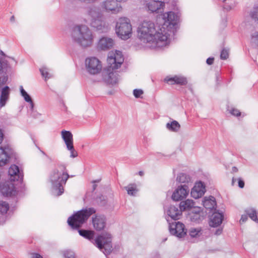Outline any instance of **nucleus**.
Masks as SVG:
<instances>
[{"mask_svg":"<svg viewBox=\"0 0 258 258\" xmlns=\"http://www.w3.org/2000/svg\"><path fill=\"white\" fill-rule=\"evenodd\" d=\"M247 219V217L246 215H242L241 218L240 220V223L244 222Z\"/></svg>","mask_w":258,"mask_h":258,"instance_id":"obj_46","label":"nucleus"},{"mask_svg":"<svg viewBox=\"0 0 258 258\" xmlns=\"http://www.w3.org/2000/svg\"><path fill=\"white\" fill-rule=\"evenodd\" d=\"M238 186L240 188H243L244 186V182L240 178L238 179Z\"/></svg>","mask_w":258,"mask_h":258,"instance_id":"obj_44","label":"nucleus"},{"mask_svg":"<svg viewBox=\"0 0 258 258\" xmlns=\"http://www.w3.org/2000/svg\"><path fill=\"white\" fill-rule=\"evenodd\" d=\"M9 174L11 177V180H22L23 178V171H21L18 166L15 164L12 165L9 168Z\"/></svg>","mask_w":258,"mask_h":258,"instance_id":"obj_16","label":"nucleus"},{"mask_svg":"<svg viewBox=\"0 0 258 258\" xmlns=\"http://www.w3.org/2000/svg\"><path fill=\"white\" fill-rule=\"evenodd\" d=\"M61 138L65 143L67 147L71 148V145H73V136L70 131L62 130L61 132Z\"/></svg>","mask_w":258,"mask_h":258,"instance_id":"obj_22","label":"nucleus"},{"mask_svg":"<svg viewBox=\"0 0 258 258\" xmlns=\"http://www.w3.org/2000/svg\"><path fill=\"white\" fill-rule=\"evenodd\" d=\"M199 232V230L195 228H191L189 231V235H190V236L194 237H196Z\"/></svg>","mask_w":258,"mask_h":258,"instance_id":"obj_41","label":"nucleus"},{"mask_svg":"<svg viewBox=\"0 0 258 258\" xmlns=\"http://www.w3.org/2000/svg\"><path fill=\"white\" fill-rule=\"evenodd\" d=\"M102 198L103 199L102 200L104 201V202H103L102 203H101V204L104 205L106 204L105 200L104 199V197L103 196H101V197H99V199H100V200H102Z\"/></svg>","mask_w":258,"mask_h":258,"instance_id":"obj_50","label":"nucleus"},{"mask_svg":"<svg viewBox=\"0 0 258 258\" xmlns=\"http://www.w3.org/2000/svg\"><path fill=\"white\" fill-rule=\"evenodd\" d=\"M4 135L2 130L0 129V144L3 142Z\"/></svg>","mask_w":258,"mask_h":258,"instance_id":"obj_48","label":"nucleus"},{"mask_svg":"<svg viewBox=\"0 0 258 258\" xmlns=\"http://www.w3.org/2000/svg\"><path fill=\"white\" fill-rule=\"evenodd\" d=\"M251 41L252 42L258 45V32H255L252 34Z\"/></svg>","mask_w":258,"mask_h":258,"instance_id":"obj_40","label":"nucleus"},{"mask_svg":"<svg viewBox=\"0 0 258 258\" xmlns=\"http://www.w3.org/2000/svg\"><path fill=\"white\" fill-rule=\"evenodd\" d=\"M250 16L255 22L258 23V7L253 8L250 13Z\"/></svg>","mask_w":258,"mask_h":258,"instance_id":"obj_34","label":"nucleus"},{"mask_svg":"<svg viewBox=\"0 0 258 258\" xmlns=\"http://www.w3.org/2000/svg\"><path fill=\"white\" fill-rule=\"evenodd\" d=\"M78 232L82 236L89 240H93L94 235V231L86 230H79ZM92 242L105 255L110 254L112 250L111 235L109 233L105 232L101 234Z\"/></svg>","mask_w":258,"mask_h":258,"instance_id":"obj_3","label":"nucleus"},{"mask_svg":"<svg viewBox=\"0 0 258 258\" xmlns=\"http://www.w3.org/2000/svg\"><path fill=\"white\" fill-rule=\"evenodd\" d=\"M235 180H236V179H234V178H233V179H232V184H234V182H235Z\"/></svg>","mask_w":258,"mask_h":258,"instance_id":"obj_56","label":"nucleus"},{"mask_svg":"<svg viewBox=\"0 0 258 258\" xmlns=\"http://www.w3.org/2000/svg\"><path fill=\"white\" fill-rule=\"evenodd\" d=\"M64 258H75V254L74 251L67 250L63 252Z\"/></svg>","mask_w":258,"mask_h":258,"instance_id":"obj_36","label":"nucleus"},{"mask_svg":"<svg viewBox=\"0 0 258 258\" xmlns=\"http://www.w3.org/2000/svg\"><path fill=\"white\" fill-rule=\"evenodd\" d=\"M195 203L192 200L187 199L184 201H182L179 204V208L181 212L182 211L189 210L192 208L195 207Z\"/></svg>","mask_w":258,"mask_h":258,"instance_id":"obj_27","label":"nucleus"},{"mask_svg":"<svg viewBox=\"0 0 258 258\" xmlns=\"http://www.w3.org/2000/svg\"><path fill=\"white\" fill-rule=\"evenodd\" d=\"M0 190L2 194L6 196H11L15 194L14 185L10 182H6L0 184Z\"/></svg>","mask_w":258,"mask_h":258,"instance_id":"obj_18","label":"nucleus"},{"mask_svg":"<svg viewBox=\"0 0 258 258\" xmlns=\"http://www.w3.org/2000/svg\"><path fill=\"white\" fill-rule=\"evenodd\" d=\"M246 212L247 215H248L253 221L258 223V214L256 213L255 210L253 209H248Z\"/></svg>","mask_w":258,"mask_h":258,"instance_id":"obj_31","label":"nucleus"},{"mask_svg":"<svg viewBox=\"0 0 258 258\" xmlns=\"http://www.w3.org/2000/svg\"><path fill=\"white\" fill-rule=\"evenodd\" d=\"M12 148L8 145L0 147V166L6 165L13 154Z\"/></svg>","mask_w":258,"mask_h":258,"instance_id":"obj_13","label":"nucleus"},{"mask_svg":"<svg viewBox=\"0 0 258 258\" xmlns=\"http://www.w3.org/2000/svg\"><path fill=\"white\" fill-rule=\"evenodd\" d=\"M72 37L75 42L83 47L90 46L93 42L92 33L86 25H78L75 27Z\"/></svg>","mask_w":258,"mask_h":258,"instance_id":"obj_4","label":"nucleus"},{"mask_svg":"<svg viewBox=\"0 0 258 258\" xmlns=\"http://www.w3.org/2000/svg\"><path fill=\"white\" fill-rule=\"evenodd\" d=\"M40 72L43 77L45 78V80L49 79L51 77L50 74L48 73V70L46 68L43 67L40 69Z\"/></svg>","mask_w":258,"mask_h":258,"instance_id":"obj_35","label":"nucleus"},{"mask_svg":"<svg viewBox=\"0 0 258 258\" xmlns=\"http://www.w3.org/2000/svg\"><path fill=\"white\" fill-rule=\"evenodd\" d=\"M222 231V230L221 229H218L215 232V234L216 235H220V234H221Z\"/></svg>","mask_w":258,"mask_h":258,"instance_id":"obj_49","label":"nucleus"},{"mask_svg":"<svg viewBox=\"0 0 258 258\" xmlns=\"http://www.w3.org/2000/svg\"><path fill=\"white\" fill-rule=\"evenodd\" d=\"M117 2L116 0H106L101 4V7L107 12L117 14L121 11L122 7Z\"/></svg>","mask_w":258,"mask_h":258,"instance_id":"obj_12","label":"nucleus"},{"mask_svg":"<svg viewBox=\"0 0 258 258\" xmlns=\"http://www.w3.org/2000/svg\"><path fill=\"white\" fill-rule=\"evenodd\" d=\"M107 61V67L102 73L103 79L108 84L115 85L119 79L115 70L120 67L124 61V57L120 51H111L108 53Z\"/></svg>","mask_w":258,"mask_h":258,"instance_id":"obj_2","label":"nucleus"},{"mask_svg":"<svg viewBox=\"0 0 258 258\" xmlns=\"http://www.w3.org/2000/svg\"><path fill=\"white\" fill-rule=\"evenodd\" d=\"M166 127L170 131L176 132L179 130L180 125L177 121L173 120L170 122L167 123Z\"/></svg>","mask_w":258,"mask_h":258,"instance_id":"obj_29","label":"nucleus"},{"mask_svg":"<svg viewBox=\"0 0 258 258\" xmlns=\"http://www.w3.org/2000/svg\"><path fill=\"white\" fill-rule=\"evenodd\" d=\"M85 65L88 72L92 75L99 73L102 69L101 62L95 57L86 58Z\"/></svg>","mask_w":258,"mask_h":258,"instance_id":"obj_11","label":"nucleus"},{"mask_svg":"<svg viewBox=\"0 0 258 258\" xmlns=\"http://www.w3.org/2000/svg\"><path fill=\"white\" fill-rule=\"evenodd\" d=\"M127 0H116V1L118 2H126Z\"/></svg>","mask_w":258,"mask_h":258,"instance_id":"obj_53","label":"nucleus"},{"mask_svg":"<svg viewBox=\"0 0 258 258\" xmlns=\"http://www.w3.org/2000/svg\"><path fill=\"white\" fill-rule=\"evenodd\" d=\"M69 177L66 166L62 164L58 165L50 174V181L53 187L58 190V196L63 192V185L66 184Z\"/></svg>","mask_w":258,"mask_h":258,"instance_id":"obj_5","label":"nucleus"},{"mask_svg":"<svg viewBox=\"0 0 258 258\" xmlns=\"http://www.w3.org/2000/svg\"><path fill=\"white\" fill-rule=\"evenodd\" d=\"M133 94L136 98H139L143 94V91L141 89H135Z\"/></svg>","mask_w":258,"mask_h":258,"instance_id":"obj_39","label":"nucleus"},{"mask_svg":"<svg viewBox=\"0 0 258 258\" xmlns=\"http://www.w3.org/2000/svg\"><path fill=\"white\" fill-rule=\"evenodd\" d=\"M31 258H43V257L38 253H33Z\"/></svg>","mask_w":258,"mask_h":258,"instance_id":"obj_47","label":"nucleus"},{"mask_svg":"<svg viewBox=\"0 0 258 258\" xmlns=\"http://www.w3.org/2000/svg\"><path fill=\"white\" fill-rule=\"evenodd\" d=\"M165 81L171 85L176 84L184 85L187 84V80L185 78L176 76L171 78H166Z\"/></svg>","mask_w":258,"mask_h":258,"instance_id":"obj_23","label":"nucleus"},{"mask_svg":"<svg viewBox=\"0 0 258 258\" xmlns=\"http://www.w3.org/2000/svg\"><path fill=\"white\" fill-rule=\"evenodd\" d=\"M214 62V58L213 57H209L207 59L206 62L207 64L211 65Z\"/></svg>","mask_w":258,"mask_h":258,"instance_id":"obj_45","label":"nucleus"},{"mask_svg":"<svg viewBox=\"0 0 258 258\" xmlns=\"http://www.w3.org/2000/svg\"><path fill=\"white\" fill-rule=\"evenodd\" d=\"M138 36L144 43L150 44L152 48L162 47L169 43V34L165 29L158 27L157 29L155 24L150 21H144L138 27Z\"/></svg>","mask_w":258,"mask_h":258,"instance_id":"obj_1","label":"nucleus"},{"mask_svg":"<svg viewBox=\"0 0 258 258\" xmlns=\"http://www.w3.org/2000/svg\"><path fill=\"white\" fill-rule=\"evenodd\" d=\"M87 18L84 19L85 22H90L91 26L98 31L103 32L106 29L103 17L98 8L95 7H90L86 12Z\"/></svg>","mask_w":258,"mask_h":258,"instance_id":"obj_6","label":"nucleus"},{"mask_svg":"<svg viewBox=\"0 0 258 258\" xmlns=\"http://www.w3.org/2000/svg\"><path fill=\"white\" fill-rule=\"evenodd\" d=\"M145 6L148 11L152 13L159 12L160 10L163 9L165 3L160 1L150 0L146 1Z\"/></svg>","mask_w":258,"mask_h":258,"instance_id":"obj_15","label":"nucleus"},{"mask_svg":"<svg viewBox=\"0 0 258 258\" xmlns=\"http://www.w3.org/2000/svg\"><path fill=\"white\" fill-rule=\"evenodd\" d=\"M205 186L204 183L199 181L197 182L191 191V195L195 199L201 197L205 192Z\"/></svg>","mask_w":258,"mask_h":258,"instance_id":"obj_17","label":"nucleus"},{"mask_svg":"<svg viewBox=\"0 0 258 258\" xmlns=\"http://www.w3.org/2000/svg\"><path fill=\"white\" fill-rule=\"evenodd\" d=\"M124 188L127 191V194L130 196H135L138 191L137 185L135 183L130 184L125 186Z\"/></svg>","mask_w":258,"mask_h":258,"instance_id":"obj_30","label":"nucleus"},{"mask_svg":"<svg viewBox=\"0 0 258 258\" xmlns=\"http://www.w3.org/2000/svg\"><path fill=\"white\" fill-rule=\"evenodd\" d=\"M176 180L181 183H186L190 180V178L186 174L181 173L178 175Z\"/></svg>","mask_w":258,"mask_h":258,"instance_id":"obj_32","label":"nucleus"},{"mask_svg":"<svg viewBox=\"0 0 258 258\" xmlns=\"http://www.w3.org/2000/svg\"><path fill=\"white\" fill-rule=\"evenodd\" d=\"M223 215L220 213H214L212 215L210 225L212 227H217L219 226L223 221Z\"/></svg>","mask_w":258,"mask_h":258,"instance_id":"obj_24","label":"nucleus"},{"mask_svg":"<svg viewBox=\"0 0 258 258\" xmlns=\"http://www.w3.org/2000/svg\"><path fill=\"white\" fill-rule=\"evenodd\" d=\"M202 202L203 206L207 209L212 210L216 206L215 199L213 196L205 197Z\"/></svg>","mask_w":258,"mask_h":258,"instance_id":"obj_25","label":"nucleus"},{"mask_svg":"<svg viewBox=\"0 0 258 258\" xmlns=\"http://www.w3.org/2000/svg\"><path fill=\"white\" fill-rule=\"evenodd\" d=\"M93 188H94V189H95L96 188V185H93Z\"/></svg>","mask_w":258,"mask_h":258,"instance_id":"obj_58","label":"nucleus"},{"mask_svg":"<svg viewBox=\"0 0 258 258\" xmlns=\"http://www.w3.org/2000/svg\"><path fill=\"white\" fill-rule=\"evenodd\" d=\"M71 148L69 147H67V149L70 151L71 155L70 157L72 158H75L78 156L77 152L75 150L74 145H71Z\"/></svg>","mask_w":258,"mask_h":258,"instance_id":"obj_37","label":"nucleus"},{"mask_svg":"<svg viewBox=\"0 0 258 258\" xmlns=\"http://www.w3.org/2000/svg\"><path fill=\"white\" fill-rule=\"evenodd\" d=\"M169 223V230L171 234L178 237H182L186 233V230L183 224L180 222L170 223L169 217L167 219Z\"/></svg>","mask_w":258,"mask_h":258,"instance_id":"obj_10","label":"nucleus"},{"mask_svg":"<svg viewBox=\"0 0 258 258\" xmlns=\"http://www.w3.org/2000/svg\"><path fill=\"white\" fill-rule=\"evenodd\" d=\"M238 170L237 168L235 167H233L232 168V171L234 172H237Z\"/></svg>","mask_w":258,"mask_h":258,"instance_id":"obj_51","label":"nucleus"},{"mask_svg":"<svg viewBox=\"0 0 258 258\" xmlns=\"http://www.w3.org/2000/svg\"><path fill=\"white\" fill-rule=\"evenodd\" d=\"M14 19H15L14 16H12V17H11L10 20H11V21L13 22V21H14Z\"/></svg>","mask_w":258,"mask_h":258,"instance_id":"obj_54","label":"nucleus"},{"mask_svg":"<svg viewBox=\"0 0 258 258\" xmlns=\"http://www.w3.org/2000/svg\"><path fill=\"white\" fill-rule=\"evenodd\" d=\"M169 217L172 219L176 220L180 218L181 216V211L174 206H170L167 211Z\"/></svg>","mask_w":258,"mask_h":258,"instance_id":"obj_21","label":"nucleus"},{"mask_svg":"<svg viewBox=\"0 0 258 258\" xmlns=\"http://www.w3.org/2000/svg\"><path fill=\"white\" fill-rule=\"evenodd\" d=\"M10 90L8 86H5L2 88L0 97V105L1 107L4 106L7 101L8 100L10 95Z\"/></svg>","mask_w":258,"mask_h":258,"instance_id":"obj_26","label":"nucleus"},{"mask_svg":"<svg viewBox=\"0 0 258 258\" xmlns=\"http://www.w3.org/2000/svg\"><path fill=\"white\" fill-rule=\"evenodd\" d=\"M162 19L164 20V23L160 28L166 30L168 34H169L168 32L177 23L178 16L173 12H168L163 14Z\"/></svg>","mask_w":258,"mask_h":258,"instance_id":"obj_9","label":"nucleus"},{"mask_svg":"<svg viewBox=\"0 0 258 258\" xmlns=\"http://www.w3.org/2000/svg\"><path fill=\"white\" fill-rule=\"evenodd\" d=\"M9 209V205L6 202L0 203V212L3 214H6Z\"/></svg>","mask_w":258,"mask_h":258,"instance_id":"obj_33","label":"nucleus"},{"mask_svg":"<svg viewBox=\"0 0 258 258\" xmlns=\"http://www.w3.org/2000/svg\"><path fill=\"white\" fill-rule=\"evenodd\" d=\"M99 181H100V180H98L94 181L93 182H98Z\"/></svg>","mask_w":258,"mask_h":258,"instance_id":"obj_57","label":"nucleus"},{"mask_svg":"<svg viewBox=\"0 0 258 258\" xmlns=\"http://www.w3.org/2000/svg\"><path fill=\"white\" fill-rule=\"evenodd\" d=\"M114 44V41L112 38L105 37L100 39L98 43V47L101 50H105L112 48Z\"/></svg>","mask_w":258,"mask_h":258,"instance_id":"obj_19","label":"nucleus"},{"mask_svg":"<svg viewBox=\"0 0 258 258\" xmlns=\"http://www.w3.org/2000/svg\"><path fill=\"white\" fill-rule=\"evenodd\" d=\"M195 216L196 217V219H197L198 218H199L200 217V214L199 213H196V215H195Z\"/></svg>","mask_w":258,"mask_h":258,"instance_id":"obj_55","label":"nucleus"},{"mask_svg":"<svg viewBox=\"0 0 258 258\" xmlns=\"http://www.w3.org/2000/svg\"><path fill=\"white\" fill-rule=\"evenodd\" d=\"M20 92L21 95L24 97V100L26 102L29 103L31 109L33 110L34 108V103L32 100L29 94L24 90L22 86H20Z\"/></svg>","mask_w":258,"mask_h":258,"instance_id":"obj_28","label":"nucleus"},{"mask_svg":"<svg viewBox=\"0 0 258 258\" xmlns=\"http://www.w3.org/2000/svg\"><path fill=\"white\" fill-rule=\"evenodd\" d=\"M230 113L234 116H239L240 115V112L237 109L232 108L229 110Z\"/></svg>","mask_w":258,"mask_h":258,"instance_id":"obj_42","label":"nucleus"},{"mask_svg":"<svg viewBox=\"0 0 258 258\" xmlns=\"http://www.w3.org/2000/svg\"><path fill=\"white\" fill-rule=\"evenodd\" d=\"M229 56L228 51L227 50L223 49L221 52L220 57L222 59H226Z\"/></svg>","mask_w":258,"mask_h":258,"instance_id":"obj_38","label":"nucleus"},{"mask_svg":"<svg viewBox=\"0 0 258 258\" xmlns=\"http://www.w3.org/2000/svg\"><path fill=\"white\" fill-rule=\"evenodd\" d=\"M96 211L93 208H85L78 211L68 218V224L73 229H78Z\"/></svg>","mask_w":258,"mask_h":258,"instance_id":"obj_7","label":"nucleus"},{"mask_svg":"<svg viewBox=\"0 0 258 258\" xmlns=\"http://www.w3.org/2000/svg\"><path fill=\"white\" fill-rule=\"evenodd\" d=\"M139 174L140 176H143L144 175V172L142 171H140L139 172Z\"/></svg>","mask_w":258,"mask_h":258,"instance_id":"obj_52","label":"nucleus"},{"mask_svg":"<svg viewBox=\"0 0 258 258\" xmlns=\"http://www.w3.org/2000/svg\"><path fill=\"white\" fill-rule=\"evenodd\" d=\"M189 191V188L186 184L179 186L173 193L172 199L175 201H181L186 197Z\"/></svg>","mask_w":258,"mask_h":258,"instance_id":"obj_14","label":"nucleus"},{"mask_svg":"<svg viewBox=\"0 0 258 258\" xmlns=\"http://www.w3.org/2000/svg\"><path fill=\"white\" fill-rule=\"evenodd\" d=\"M115 33L122 40H127L131 37L132 26L130 20L126 17L119 18L116 22Z\"/></svg>","mask_w":258,"mask_h":258,"instance_id":"obj_8","label":"nucleus"},{"mask_svg":"<svg viewBox=\"0 0 258 258\" xmlns=\"http://www.w3.org/2000/svg\"><path fill=\"white\" fill-rule=\"evenodd\" d=\"M92 223L94 228L96 230H102L105 226V218L102 216H96L95 217L92 218Z\"/></svg>","mask_w":258,"mask_h":258,"instance_id":"obj_20","label":"nucleus"},{"mask_svg":"<svg viewBox=\"0 0 258 258\" xmlns=\"http://www.w3.org/2000/svg\"><path fill=\"white\" fill-rule=\"evenodd\" d=\"M227 1V0H223V2L224 3H225L224 5L223 6V9L226 10H227V11H229V10H230L232 9L233 6H231L229 5V3H226V2Z\"/></svg>","mask_w":258,"mask_h":258,"instance_id":"obj_43","label":"nucleus"}]
</instances>
